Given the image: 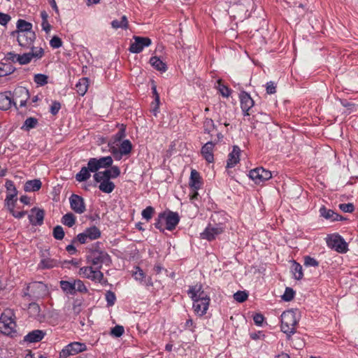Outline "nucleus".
Instances as JSON below:
<instances>
[{
	"label": "nucleus",
	"instance_id": "obj_47",
	"mask_svg": "<svg viewBox=\"0 0 358 358\" xmlns=\"http://www.w3.org/2000/svg\"><path fill=\"white\" fill-rule=\"evenodd\" d=\"M5 187L6 189V194H17V190L12 180H6Z\"/></svg>",
	"mask_w": 358,
	"mask_h": 358
},
{
	"label": "nucleus",
	"instance_id": "obj_58",
	"mask_svg": "<svg viewBox=\"0 0 358 358\" xmlns=\"http://www.w3.org/2000/svg\"><path fill=\"white\" fill-rule=\"evenodd\" d=\"M60 108H61V103L57 101H52V103L50 106V112L52 115H56L59 113Z\"/></svg>",
	"mask_w": 358,
	"mask_h": 358
},
{
	"label": "nucleus",
	"instance_id": "obj_14",
	"mask_svg": "<svg viewBox=\"0 0 358 358\" xmlns=\"http://www.w3.org/2000/svg\"><path fill=\"white\" fill-rule=\"evenodd\" d=\"M79 274L95 282H101L103 279V273L100 270L92 266L81 267L79 270Z\"/></svg>",
	"mask_w": 358,
	"mask_h": 358
},
{
	"label": "nucleus",
	"instance_id": "obj_62",
	"mask_svg": "<svg viewBox=\"0 0 358 358\" xmlns=\"http://www.w3.org/2000/svg\"><path fill=\"white\" fill-rule=\"evenodd\" d=\"M11 20V17L6 13L0 12V24L6 26Z\"/></svg>",
	"mask_w": 358,
	"mask_h": 358
},
{
	"label": "nucleus",
	"instance_id": "obj_1",
	"mask_svg": "<svg viewBox=\"0 0 358 358\" xmlns=\"http://www.w3.org/2000/svg\"><path fill=\"white\" fill-rule=\"evenodd\" d=\"M113 164V158H91L88 162L87 167L83 166L80 171L76 175V180L78 182H84L88 180L90 176V172L94 173L101 168L109 167Z\"/></svg>",
	"mask_w": 358,
	"mask_h": 358
},
{
	"label": "nucleus",
	"instance_id": "obj_56",
	"mask_svg": "<svg viewBox=\"0 0 358 358\" xmlns=\"http://www.w3.org/2000/svg\"><path fill=\"white\" fill-rule=\"evenodd\" d=\"M50 45L52 48H59L62 45V41L59 37L54 36L50 41Z\"/></svg>",
	"mask_w": 358,
	"mask_h": 358
},
{
	"label": "nucleus",
	"instance_id": "obj_8",
	"mask_svg": "<svg viewBox=\"0 0 358 358\" xmlns=\"http://www.w3.org/2000/svg\"><path fill=\"white\" fill-rule=\"evenodd\" d=\"M327 246L338 253H345L348 250V243L338 234L328 235L326 238Z\"/></svg>",
	"mask_w": 358,
	"mask_h": 358
},
{
	"label": "nucleus",
	"instance_id": "obj_31",
	"mask_svg": "<svg viewBox=\"0 0 358 358\" xmlns=\"http://www.w3.org/2000/svg\"><path fill=\"white\" fill-rule=\"evenodd\" d=\"M90 80L87 77L80 78L76 85V90L80 96H84L89 87Z\"/></svg>",
	"mask_w": 358,
	"mask_h": 358
},
{
	"label": "nucleus",
	"instance_id": "obj_7",
	"mask_svg": "<svg viewBox=\"0 0 358 358\" xmlns=\"http://www.w3.org/2000/svg\"><path fill=\"white\" fill-rule=\"evenodd\" d=\"M48 294V289L45 284L42 282H34L30 283L27 291L24 292V296H29L33 299L43 298Z\"/></svg>",
	"mask_w": 358,
	"mask_h": 358
},
{
	"label": "nucleus",
	"instance_id": "obj_26",
	"mask_svg": "<svg viewBox=\"0 0 358 358\" xmlns=\"http://www.w3.org/2000/svg\"><path fill=\"white\" fill-rule=\"evenodd\" d=\"M44 215V210L34 208L29 215V221L34 225H41L43 222Z\"/></svg>",
	"mask_w": 358,
	"mask_h": 358
},
{
	"label": "nucleus",
	"instance_id": "obj_45",
	"mask_svg": "<svg viewBox=\"0 0 358 358\" xmlns=\"http://www.w3.org/2000/svg\"><path fill=\"white\" fill-rule=\"evenodd\" d=\"M38 121L35 117H28L25 120L22 128L27 130L34 128L37 125Z\"/></svg>",
	"mask_w": 358,
	"mask_h": 358
},
{
	"label": "nucleus",
	"instance_id": "obj_18",
	"mask_svg": "<svg viewBox=\"0 0 358 358\" xmlns=\"http://www.w3.org/2000/svg\"><path fill=\"white\" fill-rule=\"evenodd\" d=\"M239 100L243 116H250V110L255 105V101L249 93L245 91H241L239 94Z\"/></svg>",
	"mask_w": 358,
	"mask_h": 358
},
{
	"label": "nucleus",
	"instance_id": "obj_28",
	"mask_svg": "<svg viewBox=\"0 0 358 358\" xmlns=\"http://www.w3.org/2000/svg\"><path fill=\"white\" fill-rule=\"evenodd\" d=\"M94 180L100 183L99 189L104 193H111L115 187L114 182H111L110 179L103 178V179L98 178V180Z\"/></svg>",
	"mask_w": 358,
	"mask_h": 358
},
{
	"label": "nucleus",
	"instance_id": "obj_49",
	"mask_svg": "<svg viewBox=\"0 0 358 358\" xmlns=\"http://www.w3.org/2000/svg\"><path fill=\"white\" fill-rule=\"evenodd\" d=\"M53 236L57 240H62L64 238V231L61 226H56L53 229Z\"/></svg>",
	"mask_w": 358,
	"mask_h": 358
},
{
	"label": "nucleus",
	"instance_id": "obj_48",
	"mask_svg": "<svg viewBox=\"0 0 358 358\" xmlns=\"http://www.w3.org/2000/svg\"><path fill=\"white\" fill-rule=\"evenodd\" d=\"M240 162V158H229L227 162L226 168L227 169L228 175L231 176L232 172L229 171L230 169L236 166Z\"/></svg>",
	"mask_w": 358,
	"mask_h": 358
},
{
	"label": "nucleus",
	"instance_id": "obj_44",
	"mask_svg": "<svg viewBox=\"0 0 358 358\" xmlns=\"http://www.w3.org/2000/svg\"><path fill=\"white\" fill-rule=\"evenodd\" d=\"M41 308L36 303H30L29 306V313L34 317H38Z\"/></svg>",
	"mask_w": 358,
	"mask_h": 358
},
{
	"label": "nucleus",
	"instance_id": "obj_21",
	"mask_svg": "<svg viewBox=\"0 0 358 358\" xmlns=\"http://www.w3.org/2000/svg\"><path fill=\"white\" fill-rule=\"evenodd\" d=\"M272 176L271 173L262 167H258L249 172V177L256 183L267 180Z\"/></svg>",
	"mask_w": 358,
	"mask_h": 358
},
{
	"label": "nucleus",
	"instance_id": "obj_36",
	"mask_svg": "<svg viewBox=\"0 0 358 358\" xmlns=\"http://www.w3.org/2000/svg\"><path fill=\"white\" fill-rule=\"evenodd\" d=\"M292 272L296 280H301L303 278V273L302 266L295 261L293 262L292 265Z\"/></svg>",
	"mask_w": 358,
	"mask_h": 358
},
{
	"label": "nucleus",
	"instance_id": "obj_15",
	"mask_svg": "<svg viewBox=\"0 0 358 358\" xmlns=\"http://www.w3.org/2000/svg\"><path fill=\"white\" fill-rule=\"evenodd\" d=\"M101 236V231L96 226L87 228L83 233L78 234L77 240L81 244H85L89 241H93Z\"/></svg>",
	"mask_w": 358,
	"mask_h": 358
},
{
	"label": "nucleus",
	"instance_id": "obj_3",
	"mask_svg": "<svg viewBox=\"0 0 358 358\" xmlns=\"http://www.w3.org/2000/svg\"><path fill=\"white\" fill-rule=\"evenodd\" d=\"M15 317L10 309L5 310L0 317V332L4 335L13 336L16 333Z\"/></svg>",
	"mask_w": 358,
	"mask_h": 358
},
{
	"label": "nucleus",
	"instance_id": "obj_53",
	"mask_svg": "<svg viewBox=\"0 0 358 358\" xmlns=\"http://www.w3.org/2000/svg\"><path fill=\"white\" fill-rule=\"evenodd\" d=\"M106 300L108 306H113L116 301V296L114 292H113L112 291H107L106 293Z\"/></svg>",
	"mask_w": 358,
	"mask_h": 358
},
{
	"label": "nucleus",
	"instance_id": "obj_59",
	"mask_svg": "<svg viewBox=\"0 0 358 358\" xmlns=\"http://www.w3.org/2000/svg\"><path fill=\"white\" fill-rule=\"evenodd\" d=\"M340 209L345 213H352L354 211V205L351 203H341L339 205Z\"/></svg>",
	"mask_w": 358,
	"mask_h": 358
},
{
	"label": "nucleus",
	"instance_id": "obj_46",
	"mask_svg": "<svg viewBox=\"0 0 358 358\" xmlns=\"http://www.w3.org/2000/svg\"><path fill=\"white\" fill-rule=\"evenodd\" d=\"M218 90L224 97H229L231 94V90L222 84L220 81L218 82Z\"/></svg>",
	"mask_w": 358,
	"mask_h": 358
},
{
	"label": "nucleus",
	"instance_id": "obj_16",
	"mask_svg": "<svg viewBox=\"0 0 358 358\" xmlns=\"http://www.w3.org/2000/svg\"><path fill=\"white\" fill-rule=\"evenodd\" d=\"M134 42L131 43L129 50L131 53H140L146 47H149L152 44V41L148 37H142L134 36Z\"/></svg>",
	"mask_w": 358,
	"mask_h": 358
},
{
	"label": "nucleus",
	"instance_id": "obj_50",
	"mask_svg": "<svg viewBox=\"0 0 358 358\" xmlns=\"http://www.w3.org/2000/svg\"><path fill=\"white\" fill-rule=\"evenodd\" d=\"M303 259L304 265L307 267H317L319 266V262L313 257L305 256Z\"/></svg>",
	"mask_w": 358,
	"mask_h": 358
},
{
	"label": "nucleus",
	"instance_id": "obj_13",
	"mask_svg": "<svg viewBox=\"0 0 358 358\" xmlns=\"http://www.w3.org/2000/svg\"><path fill=\"white\" fill-rule=\"evenodd\" d=\"M40 258V262L37 266L38 269H50L58 266L59 264V262L57 259L52 258L48 250L41 252Z\"/></svg>",
	"mask_w": 358,
	"mask_h": 358
},
{
	"label": "nucleus",
	"instance_id": "obj_41",
	"mask_svg": "<svg viewBox=\"0 0 358 358\" xmlns=\"http://www.w3.org/2000/svg\"><path fill=\"white\" fill-rule=\"evenodd\" d=\"M3 60L10 64L11 63L19 64V54L15 53L14 52H8L4 55Z\"/></svg>",
	"mask_w": 358,
	"mask_h": 358
},
{
	"label": "nucleus",
	"instance_id": "obj_33",
	"mask_svg": "<svg viewBox=\"0 0 358 358\" xmlns=\"http://www.w3.org/2000/svg\"><path fill=\"white\" fill-rule=\"evenodd\" d=\"M150 64L157 71L165 72L167 70V66L166 63L162 61L157 56H153L150 59Z\"/></svg>",
	"mask_w": 358,
	"mask_h": 358
},
{
	"label": "nucleus",
	"instance_id": "obj_2",
	"mask_svg": "<svg viewBox=\"0 0 358 358\" xmlns=\"http://www.w3.org/2000/svg\"><path fill=\"white\" fill-rule=\"evenodd\" d=\"M180 222V217L178 213L171 210L160 213L155 223V227L164 231V229L173 231Z\"/></svg>",
	"mask_w": 358,
	"mask_h": 358
},
{
	"label": "nucleus",
	"instance_id": "obj_63",
	"mask_svg": "<svg viewBox=\"0 0 358 358\" xmlns=\"http://www.w3.org/2000/svg\"><path fill=\"white\" fill-rule=\"evenodd\" d=\"M16 201H17L10 200L9 199H5V206L7 207L10 212L13 211V208L15 207Z\"/></svg>",
	"mask_w": 358,
	"mask_h": 358
},
{
	"label": "nucleus",
	"instance_id": "obj_23",
	"mask_svg": "<svg viewBox=\"0 0 358 358\" xmlns=\"http://www.w3.org/2000/svg\"><path fill=\"white\" fill-rule=\"evenodd\" d=\"M120 174V170L117 166H113L108 169H106L103 171H98L94 173V179L98 180L103 178L113 179L117 178Z\"/></svg>",
	"mask_w": 358,
	"mask_h": 358
},
{
	"label": "nucleus",
	"instance_id": "obj_43",
	"mask_svg": "<svg viewBox=\"0 0 358 358\" xmlns=\"http://www.w3.org/2000/svg\"><path fill=\"white\" fill-rule=\"evenodd\" d=\"M48 77L42 73H37L34 77V81L39 86H43L48 83Z\"/></svg>",
	"mask_w": 358,
	"mask_h": 358
},
{
	"label": "nucleus",
	"instance_id": "obj_12",
	"mask_svg": "<svg viewBox=\"0 0 358 358\" xmlns=\"http://www.w3.org/2000/svg\"><path fill=\"white\" fill-rule=\"evenodd\" d=\"M87 350V346L83 343L73 342L66 345L59 352V358H67Z\"/></svg>",
	"mask_w": 358,
	"mask_h": 358
},
{
	"label": "nucleus",
	"instance_id": "obj_20",
	"mask_svg": "<svg viewBox=\"0 0 358 358\" xmlns=\"http://www.w3.org/2000/svg\"><path fill=\"white\" fill-rule=\"evenodd\" d=\"M187 294L193 301V303L197 301V300L202 301L210 298L209 295L204 292L202 288V285L200 284L190 286L187 291Z\"/></svg>",
	"mask_w": 358,
	"mask_h": 358
},
{
	"label": "nucleus",
	"instance_id": "obj_10",
	"mask_svg": "<svg viewBox=\"0 0 358 358\" xmlns=\"http://www.w3.org/2000/svg\"><path fill=\"white\" fill-rule=\"evenodd\" d=\"M31 51L29 52L19 54V64L20 65H26L29 64L32 60L36 62L44 56V50L41 47H31Z\"/></svg>",
	"mask_w": 358,
	"mask_h": 358
},
{
	"label": "nucleus",
	"instance_id": "obj_32",
	"mask_svg": "<svg viewBox=\"0 0 358 358\" xmlns=\"http://www.w3.org/2000/svg\"><path fill=\"white\" fill-rule=\"evenodd\" d=\"M23 96V99L20 101V107H24L27 105V101L29 98V90L24 87H19L16 88L14 91V97L17 95Z\"/></svg>",
	"mask_w": 358,
	"mask_h": 358
},
{
	"label": "nucleus",
	"instance_id": "obj_51",
	"mask_svg": "<svg viewBox=\"0 0 358 358\" xmlns=\"http://www.w3.org/2000/svg\"><path fill=\"white\" fill-rule=\"evenodd\" d=\"M294 297V292L290 287H287L285 290L283 295L282 296V299L285 301H290Z\"/></svg>",
	"mask_w": 358,
	"mask_h": 358
},
{
	"label": "nucleus",
	"instance_id": "obj_52",
	"mask_svg": "<svg viewBox=\"0 0 358 358\" xmlns=\"http://www.w3.org/2000/svg\"><path fill=\"white\" fill-rule=\"evenodd\" d=\"M154 212L155 210L152 206H148L142 211L141 215L143 218L148 221L152 218Z\"/></svg>",
	"mask_w": 358,
	"mask_h": 358
},
{
	"label": "nucleus",
	"instance_id": "obj_54",
	"mask_svg": "<svg viewBox=\"0 0 358 358\" xmlns=\"http://www.w3.org/2000/svg\"><path fill=\"white\" fill-rule=\"evenodd\" d=\"M125 136V129L122 128L120 129L113 136V139L110 141V142H119L122 141L123 138Z\"/></svg>",
	"mask_w": 358,
	"mask_h": 358
},
{
	"label": "nucleus",
	"instance_id": "obj_38",
	"mask_svg": "<svg viewBox=\"0 0 358 358\" xmlns=\"http://www.w3.org/2000/svg\"><path fill=\"white\" fill-rule=\"evenodd\" d=\"M111 26L113 29H127L128 28V20L125 15L121 17L120 20H114L111 22Z\"/></svg>",
	"mask_w": 358,
	"mask_h": 358
},
{
	"label": "nucleus",
	"instance_id": "obj_25",
	"mask_svg": "<svg viewBox=\"0 0 358 358\" xmlns=\"http://www.w3.org/2000/svg\"><path fill=\"white\" fill-rule=\"evenodd\" d=\"M46 335V332L40 329H35L29 332L24 337V341L27 343H33L41 341Z\"/></svg>",
	"mask_w": 358,
	"mask_h": 358
},
{
	"label": "nucleus",
	"instance_id": "obj_9",
	"mask_svg": "<svg viewBox=\"0 0 358 358\" xmlns=\"http://www.w3.org/2000/svg\"><path fill=\"white\" fill-rule=\"evenodd\" d=\"M109 150L114 157L120 155H127L130 153L132 149V144L128 139L119 142H110L108 143Z\"/></svg>",
	"mask_w": 358,
	"mask_h": 358
},
{
	"label": "nucleus",
	"instance_id": "obj_19",
	"mask_svg": "<svg viewBox=\"0 0 358 358\" xmlns=\"http://www.w3.org/2000/svg\"><path fill=\"white\" fill-rule=\"evenodd\" d=\"M14 106L17 110L16 102L14 99V92L12 93L10 91H6L0 92V109L2 110H7Z\"/></svg>",
	"mask_w": 358,
	"mask_h": 358
},
{
	"label": "nucleus",
	"instance_id": "obj_55",
	"mask_svg": "<svg viewBox=\"0 0 358 358\" xmlns=\"http://www.w3.org/2000/svg\"><path fill=\"white\" fill-rule=\"evenodd\" d=\"M124 331L122 326L116 325L111 329L110 334L115 337H120L124 334Z\"/></svg>",
	"mask_w": 358,
	"mask_h": 358
},
{
	"label": "nucleus",
	"instance_id": "obj_24",
	"mask_svg": "<svg viewBox=\"0 0 358 358\" xmlns=\"http://www.w3.org/2000/svg\"><path fill=\"white\" fill-rule=\"evenodd\" d=\"M210 299H203L193 303V309L194 313L199 316L204 315L209 307Z\"/></svg>",
	"mask_w": 358,
	"mask_h": 358
},
{
	"label": "nucleus",
	"instance_id": "obj_60",
	"mask_svg": "<svg viewBox=\"0 0 358 358\" xmlns=\"http://www.w3.org/2000/svg\"><path fill=\"white\" fill-rule=\"evenodd\" d=\"M266 90L267 94H273L276 92V85L273 81H269L266 84Z\"/></svg>",
	"mask_w": 358,
	"mask_h": 358
},
{
	"label": "nucleus",
	"instance_id": "obj_34",
	"mask_svg": "<svg viewBox=\"0 0 358 358\" xmlns=\"http://www.w3.org/2000/svg\"><path fill=\"white\" fill-rule=\"evenodd\" d=\"M42 183L40 180H31L26 182L24 185V190L26 192H36L40 189Z\"/></svg>",
	"mask_w": 358,
	"mask_h": 358
},
{
	"label": "nucleus",
	"instance_id": "obj_39",
	"mask_svg": "<svg viewBox=\"0 0 358 358\" xmlns=\"http://www.w3.org/2000/svg\"><path fill=\"white\" fill-rule=\"evenodd\" d=\"M204 133L210 134L213 130L216 129L214 121L211 118L206 117L203 122Z\"/></svg>",
	"mask_w": 358,
	"mask_h": 358
},
{
	"label": "nucleus",
	"instance_id": "obj_42",
	"mask_svg": "<svg viewBox=\"0 0 358 358\" xmlns=\"http://www.w3.org/2000/svg\"><path fill=\"white\" fill-rule=\"evenodd\" d=\"M62 222L69 227H71L75 224L76 217L72 213H66L62 217Z\"/></svg>",
	"mask_w": 358,
	"mask_h": 358
},
{
	"label": "nucleus",
	"instance_id": "obj_57",
	"mask_svg": "<svg viewBox=\"0 0 358 358\" xmlns=\"http://www.w3.org/2000/svg\"><path fill=\"white\" fill-rule=\"evenodd\" d=\"M234 299L240 303L245 301L248 298V294L243 291H238L234 294Z\"/></svg>",
	"mask_w": 358,
	"mask_h": 358
},
{
	"label": "nucleus",
	"instance_id": "obj_17",
	"mask_svg": "<svg viewBox=\"0 0 358 358\" xmlns=\"http://www.w3.org/2000/svg\"><path fill=\"white\" fill-rule=\"evenodd\" d=\"M223 231L224 227L222 224H208L200 236L201 238L211 241Z\"/></svg>",
	"mask_w": 358,
	"mask_h": 358
},
{
	"label": "nucleus",
	"instance_id": "obj_29",
	"mask_svg": "<svg viewBox=\"0 0 358 358\" xmlns=\"http://www.w3.org/2000/svg\"><path fill=\"white\" fill-rule=\"evenodd\" d=\"M133 276L136 280L138 281L141 284L143 285H152L151 278L150 277L146 278L145 274L144 273L143 271L138 266L136 268V271L134 272Z\"/></svg>",
	"mask_w": 358,
	"mask_h": 358
},
{
	"label": "nucleus",
	"instance_id": "obj_37",
	"mask_svg": "<svg viewBox=\"0 0 358 358\" xmlns=\"http://www.w3.org/2000/svg\"><path fill=\"white\" fill-rule=\"evenodd\" d=\"M15 68L10 64L0 62V77H3L13 73Z\"/></svg>",
	"mask_w": 358,
	"mask_h": 358
},
{
	"label": "nucleus",
	"instance_id": "obj_4",
	"mask_svg": "<svg viewBox=\"0 0 358 358\" xmlns=\"http://www.w3.org/2000/svg\"><path fill=\"white\" fill-rule=\"evenodd\" d=\"M59 286L65 294L73 296L77 293L86 294L88 292L87 287L80 279L71 278L69 280H60Z\"/></svg>",
	"mask_w": 358,
	"mask_h": 358
},
{
	"label": "nucleus",
	"instance_id": "obj_27",
	"mask_svg": "<svg viewBox=\"0 0 358 358\" xmlns=\"http://www.w3.org/2000/svg\"><path fill=\"white\" fill-rule=\"evenodd\" d=\"M189 185L192 190H199L202 185L201 176L195 169H192Z\"/></svg>",
	"mask_w": 358,
	"mask_h": 358
},
{
	"label": "nucleus",
	"instance_id": "obj_61",
	"mask_svg": "<svg viewBox=\"0 0 358 358\" xmlns=\"http://www.w3.org/2000/svg\"><path fill=\"white\" fill-rule=\"evenodd\" d=\"M242 153L241 148L238 145H233L232 149L227 157H240Z\"/></svg>",
	"mask_w": 358,
	"mask_h": 358
},
{
	"label": "nucleus",
	"instance_id": "obj_5",
	"mask_svg": "<svg viewBox=\"0 0 358 358\" xmlns=\"http://www.w3.org/2000/svg\"><path fill=\"white\" fill-rule=\"evenodd\" d=\"M297 320L296 315L292 310L284 311L281 315V331L286 334L288 337L296 332Z\"/></svg>",
	"mask_w": 358,
	"mask_h": 358
},
{
	"label": "nucleus",
	"instance_id": "obj_11",
	"mask_svg": "<svg viewBox=\"0 0 358 358\" xmlns=\"http://www.w3.org/2000/svg\"><path fill=\"white\" fill-rule=\"evenodd\" d=\"M11 35L17 37V41L20 46L24 48H31L34 41L36 38V34L34 31L22 32L13 31Z\"/></svg>",
	"mask_w": 358,
	"mask_h": 358
},
{
	"label": "nucleus",
	"instance_id": "obj_30",
	"mask_svg": "<svg viewBox=\"0 0 358 358\" xmlns=\"http://www.w3.org/2000/svg\"><path fill=\"white\" fill-rule=\"evenodd\" d=\"M320 214L322 217H324L327 220H330L331 221H338L342 220L343 217L334 210L331 209H327L324 206H322L320 208Z\"/></svg>",
	"mask_w": 358,
	"mask_h": 358
},
{
	"label": "nucleus",
	"instance_id": "obj_6",
	"mask_svg": "<svg viewBox=\"0 0 358 358\" xmlns=\"http://www.w3.org/2000/svg\"><path fill=\"white\" fill-rule=\"evenodd\" d=\"M87 261L99 270L101 268L103 264L108 266L111 262L108 254L103 250L92 251L87 256Z\"/></svg>",
	"mask_w": 358,
	"mask_h": 358
},
{
	"label": "nucleus",
	"instance_id": "obj_64",
	"mask_svg": "<svg viewBox=\"0 0 358 358\" xmlns=\"http://www.w3.org/2000/svg\"><path fill=\"white\" fill-rule=\"evenodd\" d=\"M264 317L262 314L257 313L253 317L254 322L258 325L261 326L264 322Z\"/></svg>",
	"mask_w": 358,
	"mask_h": 358
},
{
	"label": "nucleus",
	"instance_id": "obj_22",
	"mask_svg": "<svg viewBox=\"0 0 358 358\" xmlns=\"http://www.w3.org/2000/svg\"><path fill=\"white\" fill-rule=\"evenodd\" d=\"M69 203L71 209L76 213H83L86 208L84 199L80 196L73 194L69 198Z\"/></svg>",
	"mask_w": 358,
	"mask_h": 358
},
{
	"label": "nucleus",
	"instance_id": "obj_40",
	"mask_svg": "<svg viewBox=\"0 0 358 358\" xmlns=\"http://www.w3.org/2000/svg\"><path fill=\"white\" fill-rule=\"evenodd\" d=\"M215 144L212 141L207 142L201 148L203 157H213V150Z\"/></svg>",
	"mask_w": 358,
	"mask_h": 358
},
{
	"label": "nucleus",
	"instance_id": "obj_35",
	"mask_svg": "<svg viewBox=\"0 0 358 358\" xmlns=\"http://www.w3.org/2000/svg\"><path fill=\"white\" fill-rule=\"evenodd\" d=\"M17 30L15 31L28 32L32 31V24L24 20L19 19L16 23Z\"/></svg>",
	"mask_w": 358,
	"mask_h": 358
}]
</instances>
